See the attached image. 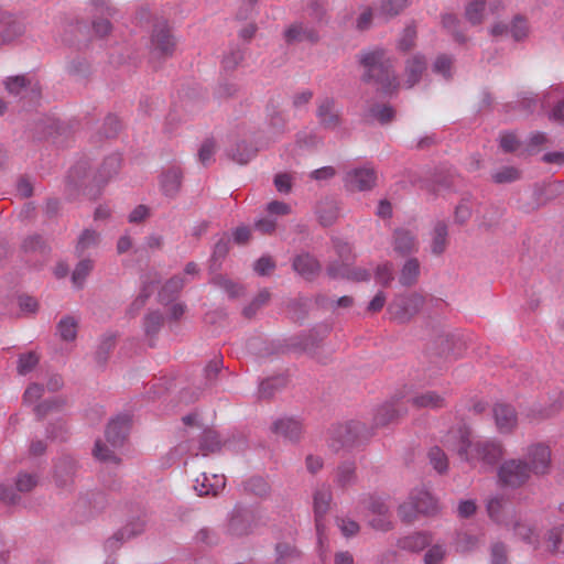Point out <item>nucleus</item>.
Returning <instances> with one entry per match:
<instances>
[{"mask_svg": "<svg viewBox=\"0 0 564 564\" xmlns=\"http://www.w3.org/2000/svg\"><path fill=\"white\" fill-rule=\"evenodd\" d=\"M4 85L11 95L18 96L21 99L30 97L31 100H35L40 97L37 83H32L23 75L8 77Z\"/></svg>", "mask_w": 564, "mask_h": 564, "instance_id": "obj_15", "label": "nucleus"}, {"mask_svg": "<svg viewBox=\"0 0 564 564\" xmlns=\"http://www.w3.org/2000/svg\"><path fill=\"white\" fill-rule=\"evenodd\" d=\"M284 378L276 377L263 380L258 390L260 399H270L274 392L284 386Z\"/></svg>", "mask_w": 564, "mask_h": 564, "instance_id": "obj_53", "label": "nucleus"}, {"mask_svg": "<svg viewBox=\"0 0 564 564\" xmlns=\"http://www.w3.org/2000/svg\"><path fill=\"white\" fill-rule=\"evenodd\" d=\"M444 444L456 453L460 460L474 468L478 467L481 471L491 470L505 454L501 442L488 438L473 440L465 429L451 431Z\"/></svg>", "mask_w": 564, "mask_h": 564, "instance_id": "obj_1", "label": "nucleus"}, {"mask_svg": "<svg viewBox=\"0 0 564 564\" xmlns=\"http://www.w3.org/2000/svg\"><path fill=\"white\" fill-rule=\"evenodd\" d=\"M543 109L553 107L549 117L551 120L561 121L564 118V93L560 86H551L541 100Z\"/></svg>", "mask_w": 564, "mask_h": 564, "instance_id": "obj_18", "label": "nucleus"}, {"mask_svg": "<svg viewBox=\"0 0 564 564\" xmlns=\"http://www.w3.org/2000/svg\"><path fill=\"white\" fill-rule=\"evenodd\" d=\"M421 273V265L416 258H409L402 265L399 274V282L403 286L416 284Z\"/></svg>", "mask_w": 564, "mask_h": 564, "instance_id": "obj_29", "label": "nucleus"}, {"mask_svg": "<svg viewBox=\"0 0 564 564\" xmlns=\"http://www.w3.org/2000/svg\"><path fill=\"white\" fill-rule=\"evenodd\" d=\"M443 26L454 36L455 41L459 43L466 42V36L459 30V20L452 13H446L442 17Z\"/></svg>", "mask_w": 564, "mask_h": 564, "instance_id": "obj_56", "label": "nucleus"}, {"mask_svg": "<svg viewBox=\"0 0 564 564\" xmlns=\"http://www.w3.org/2000/svg\"><path fill=\"white\" fill-rule=\"evenodd\" d=\"M424 297L419 293L399 295L389 304L391 319L399 324L409 323L423 307Z\"/></svg>", "mask_w": 564, "mask_h": 564, "instance_id": "obj_6", "label": "nucleus"}, {"mask_svg": "<svg viewBox=\"0 0 564 564\" xmlns=\"http://www.w3.org/2000/svg\"><path fill=\"white\" fill-rule=\"evenodd\" d=\"M76 473V462L70 456L61 457L55 464V482L58 487H66L72 482Z\"/></svg>", "mask_w": 564, "mask_h": 564, "instance_id": "obj_24", "label": "nucleus"}, {"mask_svg": "<svg viewBox=\"0 0 564 564\" xmlns=\"http://www.w3.org/2000/svg\"><path fill=\"white\" fill-rule=\"evenodd\" d=\"M78 322L75 317L66 315L56 326L57 335L63 341H74L77 337Z\"/></svg>", "mask_w": 564, "mask_h": 564, "instance_id": "obj_40", "label": "nucleus"}, {"mask_svg": "<svg viewBox=\"0 0 564 564\" xmlns=\"http://www.w3.org/2000/svg\"><path fill=\"white\" fill-rule=\"evenodd\" d=\"M492 413L499 433L509 434L516 429L518 417L516 410L511 405L497 403L492 409Z\"/></svg>", "mask_w": 564, "mask_h": 564, "instance_id": "obj_17", "label": "nucleus"}, {"mask_svg": "<svg viewBox=\"0 0 564 564\" xmlns=\"http://www.w3.org/2000/svg\"><path fill=\"white\" fill-rule=\"evenodd\" d=\"M163 324V316L160 312L153 311L145 315L143 319L144 332L149 336H153L159 333Z\"/></svg>", "mask_w": 564, "mask_h": 564, "instance_id": "obj_59", "label": "nucleus"}, {"mask_svg": "<svg viewBox=\"0 0 564 564\" xmlns=\"http://www.w3.org/2000/svg\"><path fill=\"white\" fill-rule=\"evenodd\" d=\"M356 464L354 462H344L337 469L335 475V484L340 488L352 486L357 481Z\"/></svg>", "mask_w": 564, "mask_h": 564, "instance_id": "obj_32", "label": "nucleus"}, {"mask_svg": "<svg viewBox=\"0 0 564 564\" xmlns=\"http://www.w3.org/2000/svg\"><path fill=\"white\" fill-rule=\"evenodd\" d=\"M292 265L293 269L305 279H312L321 269L318 261L310 253L296 256Z\"/></svg>", "mask_w": 564, "mask_h": 564, "instance_id": "obj_27", "label": "nucleus"}, {"mask_svg": "<svg viewBox=\"0 0 564 564\" xmlns=\"http://www.w3.org/2000/svg\"><path fill=\"white\" fill-rule=\"evenodd\" d=\"M486 11V2L484 0H474L466 6L465 18L473 24L477 25L482 22Z\"/></svg>", "mask_w": 564, "mask_h": 564, "instance_id": "obj_47", "label": "nucleus"}, {"mask_svg": "<svg viewBox=\"0 0 564 564\" xmlns=\"http://www.w3.org/2000/svg\"><path fill=\"white\" fill-rule=\"evenodd\" d=\"M316 213H317L319 223L323 226H330L337 219L338 214H339V208H338L336 200H334L332 198H325L324 200L319 202V204L317 205Z\"/></svg>", "mask_w": 564, "mask_h": 564, "instance_id": "obj_33", "label": "nucleus"}, {"mask_svg": "<svg viewBox=\"0 0 564 564\" xmlns=\"http://www.w3.org/2000/svg\"><path fill=\"white\" fill-rule=\"evenodd\" d=\"M358 61L365 68L364 82L377 84L384 94H391L398 88L399 82L392 62L384 50L376 47L362 51L358 54Z\"/></svg>", "mask_w": 564, "mask_h": 564, "instance_id": "obj_2", "label": "nucleus"}, {"mask_svg": "<svg viewBox=\"0 0 564 564\" xmlns=\"http://www.w3.org/2000/svg\"><path fill=\"white\" fill-rule=\"evenodd\" d=\"M377 182V173L370 167H359L346 174L345 183L350 191L365 192L371 189Z\"/></svg>", "mask_w": 564, "mask_h": 564, "instance_id": "obj_13", "label": "nucleus"}, {"mask_svg": "<svg viewBox=\"0 0 564 564\" xmlns=\"http://www.w3.org/2000/svg\"><path fill=\"white\" fill-rule=\"evenodd\" d=\"M306 14L317 28L326 25L329 21L326 6L321 0H312L306 7Z\"/></svg>", "mask_w": 564, "mask_h": 564, "instance_id": "obj_38", "label": "nucleus"}, {"mask_svg": "<svg viewBox=\"0 0 564 564\" xmlns=\"http://www.w3.org/2000/svg\"><path fill=\"white\" fill-rule=\"evenodd\" d=\"M99 242V234L91 229H85L78 237L75 248L76 254L83 257L87 250L97 247Z\"/></svg>", "mask_w": 564, "mask_h": 564, "instance_id": "obj_46", "label": "nucleus"}, {"mask_svg": "<svg viewBox=\"0 0 564 564\" xmlns=\"http://www.w3.org/2000/svg\"><path fill=\"white\" fill-rule=\"evenodd\" d=\"M486 507L487 513L494 522L505 527L512 523L511 519L514 510L505 498L500 496L491 497Z\"/></svg>", "mask_w": 564, "mask_h": 564, "instance_id": "obj_16", "label": "nucleus"}, {"mask_svg": "<svg viewBox=\"0 0 564 564\" xmlns=\"http://www.w3.org/2000/svg\"><path fill=\"white\" fill-rule=\"evenodd\" d=\"M175 50V41L165 22L154 26L151 42L150 55L152 59H164L172 56Z\"/></svg>", "mask_w": 564, "mask_h": 564, "instance_id": "obj_8", "label": "nucleus"}, {"mask_svg": "<svg viewBox=\"0 0 564 564\" xmlns=\"http://www.w3.org/2000/svg\"><path fill=\"white\" fill-rule=\"evenodd\" d=\"M66 405V400L62 397L46 399L34 406V413L39 420H42L48 413L58 412Z\"/></svg>", "mask_w": 564, "mask_h": 564, "instance_id": "obj_42", "label": "nucleus"}, {"mask_svg": "<svg viewBox=\"0 0 564 564\" xmlns=\"http://www.w3.org/2000/svg\"><path fill=\"white\" fill-rule=\"evenodd\" d=\"M364 431L365 426L360 422L351 421L345 425H339L334 429L329 445L336 452L340 448L351 447L359 441Z\"/></svg>", "mask_w": 564, "mask_h": 564, "instance_id": "obj_10", "label": "nucleus"}, {"mask_svg": "<svg viewBox=\"0 0 564 564\" xmlns=\"http://www.w3.org/2000/svg\"><path fill=\"white\" fill-rule=\"evenodd\" d=\"M416 408L438 409L444 406V399L434 391H426L411 399Z\"/></svg>", "mask_w": 564, "mask_h": 564, "instance_id": "obj_43", "label": "nucleus"}, {"mask_svg": "<svg viewBox=\"0 0 564 564\" xmlns=\"http://www.w3.org/2000/svg\"><path fill=\"white\" fill-rule=\"evenodd\" d=\"M22 33V26L12 14L0 11V45L11 42Z\"/></svg>", "mask_w": 564, "mask_h": 564, "instance_id": "obj_26", "label": "nucleus"}, {"mask_svg": "<svg viewBox=\"0 0 564 564\" xmlns=\"http://www.w3.org/2000/svg\"><path fill=\"white\" fill-rule=\"evenodd\" d=\"M121 166V158L119 154H111L105 159L100 165L95 180L98 184L108 182L113 177Z\"/></svg>", "mask_w": 564, "mask_h": 564, "instance_id": "obj_31", "label": "nucleus"}, {"mask_svg": "<svg viewBox=\"0 0 564 564\" xmlns=\"http://www.w3.org/2000/svg\"><path fill=\"white\" fill-rule=\"evenodd\" d=\"M22 249L25 252H45L46 242L41 235L34 234L26 237L22 242Z\"/></svg>", "mask_w": 564, "mask_h": 564, "instance_id": "obj_63", "label": "nucleus"}, {"mask_svg": "<svg viewBox=\"0 0 564 564\" xmlns=\"http://www.w3.org/2000/svg\"><path fill=\"white\" fill-rule=\"evenodd\" d=\"M473 214L471 198L470 195L464 196L454 212V220L458 225L466 224Z\"/></svg>", "mask_w": 564, "mask_h": 564, "instance_id": "obj_51", "label": "nucleus"}, {"mask_svg": "<svg viewBox=\"0 0 564 564\" xmlns=\"http://www.w3.org/2000/svg\"><path fill=\"white\" fill-rule=\"evenodd\" d=\"M260 520L259 511L237 505L228 514V531L236 536L250 534L258 527Z\"/></svg>", "mask_w": 564, "mask_h": 564, "instance_id": "obj_7", "label": "nucleus"}, {"mask_svg": "<svg viewBox=\"0 0 564 564\" xmlns=\"http://www.w3.org/2000/svg\"><path fill=\"white\" fill-rule=\"evenodd\" d=\"M408 6V0H381L378 9L384 18L398 15Z\"/></svg>", "mask_w": 564, "mask_h": 564, "instance_id": "obj_55", "label": "nucleus"}, {"mask_svg": "<svg viewBox=\"0 0 564 564\" xmlns=\"http://www.w3.org/2000/svg\"><path fill=\"white\" fill-rule=\"evenodd\" d=\"M327 274L332 279H347L356 282L368 281L370 279L369 270L365 268H351L347 263L333 262L327 268Z\"/></svg>", "mask_w": 564, "mask_h": 564, "instance_id": "obj_19", "label": "nucleus"}, {"mask_svg": "<svg viewBox=\"0 0 564 564\" xmlns=\"http://www.w3.org/2000/svg\"><path fill=\"white\" fill-rule=\"evenodd\" d=\"M316 118L318 124L326 130H335L341 123L340 110L332 97L317 99Z\"/></svg>", "mask_w": 564, "mask_h": 564, "instance_id": "obj_11", "label": "nucleus"}, {"mask_svg": "<svg viewBox=\"0 0 564 564\" xmlns=\"http://www.w3.org/2000/svg\"><path fill=\"white\" fill-rule=\"evenodd\" d=\"M527 466L533 476H542L551 468V451L543 443L531 444L525 449Z\"/></svg>", "mask_w": 564, "mask_h": 564, "instance_id": "obj_9", "label": "nucleus"}, {"mask_svg": "<svg viewBox=\"0 0 564 564\" xmlns=\"http://www.w3.org/2000/svg\"><path fill=\"white\" fill-rule=\"evenodd\" d=\"M275 434L291 441L296 442L302 435V424L300 421L293 417H280L272 426Z\"/></svg>", "mask_w": 564, "mask_h": 564, "instance_id": "obj_21", "label": "nucleus"}, {"mask_svg": "<svg viewBox=\"0 0 564 564\" xmlns=\"http://www.w3.org/2000/svg\"><path fill=\"white\" fill-rule=\"evenodd\" d=\"M446 555V549L443 545H432L424 555V564H443Z\"/></svg>", "mask_w": 564, "mask_h": 564, "instance_id": "obj_64", "label": "nucleus"}, {"mask_svg": "<svg viewBox=\"0 0 564 564\" xmlns=\"http://www.w3.org/2000/svg\"><path fill=\"white\" fill-rule=\"evenodd\" d=\"M521 178V171L514 166L506 165L491 173V180L496 184H509Z\"/></svg>", "mask_w": 564, "mask_h": 564, "instance_id": "obj_45", "label": "nucleus"}, {"mask_svg": "<svg viewBox=\"0 0 564 564\" xmlns=\"http://www.w3.org/2000/svg\"><path fill=\"white\" fill-rule=\"evenodd\" d=\"M275 555V561L272 564H291L300 556L299 551L288 543H278Z\"/></svg>", "mask_w": 564, "mask_h": 564, "instance_id": "obj_49", "label": "nucleus"}, {"mask_svg": "<svg viewBox=\"0 0 564 564\" xmlns=\"http://www.w3.org/2000/svg\"><path fill=\"white\" fill-rule=\"evenodd\" d=\"M221 448V440L216 431L204 430L199 438V451L204 456Z\"/></svg>", "mask_w": 564, "mask_h": 564, "instance_id": "obj_41", "label": "nucleus"}, {"mask_svg": "<svg viewBox=\"0 0 564 564\" xmlns=\"http://www.w3.org/2000/svg\"><path fill=\"white\" fill-rule=\"evenodd\" d=\"M195 482L194 488L199 496H216L225 488L226 479L224 475L213 474L209 476L203 473Z\"/></svg>", "mask_w": 564, "mask_h": 564, "instance_id": "obj_20", "label": "nucleus"}, {"mask_svg": "<svg viewBox=\"0 0 564 564\" xmlns=\"http://www.w3.org/2000/svg\"><path fill=\"white\" fill-rule=\"evenodd\" d=\"M182 171L180 167L172 166L164 171L160 176V185L163 194L167 197H175L182 185Z\"/></svg>", "mask_w": 564, "mask_h": 564, "instance_id": "obj_22", "label": "nucleus"}, {"mask_svg": "<svg viewBox=\"0 0 564 564\" xmlns=\"http://www.w3.org/2000/svg\"><path fill=\"white\" fill-rule=\"evenodd\" d=\"M145 522L142 519H135L128 522L122 529H120L112 539L107 541L108 545H112L118 541H128L139 534H141L144 530Z\"/></svg>", "mask_w": 564, "mask_h": 564, "instance_id": "obj_34", "label": "nucleus"}, {"mask_svg": "<svg viewBox=\"0 0 564 564\" xmlns=\"http://www.w3.org/2000/svg\"><path fill=\"white\" fill-rule=\"evenodd\" d=\"M393 249L401 256H408L417 250L416 237L406 229H397L393 232Z\"/></svg>", "mask_w": 564, "mask_h": 564, "instance_id": "obj_23", "label": "nucleus"}, {"mask_svg": "<svg viewBox=\"0 0 564 564\" xmlns=\"http://www.w3.org/2000/svg\"><path fill=\"white\" fill-rule=\"evenodd\" d=\"M425 69L426 61L423 55L415 54L412 57H410L405 63L406 87L412 88L415 84H417Z\"/></svg>", "mask_w": 564, "mask_h": 564, "instance_id": "obj_25", "label": "nucleus"}, {"mask_svg": "<svg viewBox=\"0 0 564 564\" xmlns=\"http://www.w3.org/2000/svg\"><path fill=\"white\" fill-rule=\"evenodd\" d=\"M223 368V359L219 357H216L212 359L206 367L204 368V379L205 383L208 387H212Z\"/></svg>", "mask_w": 564, "mask_h": 564, "instance_id": "obj_60", "label": "nucleus"}, {"mask_svg": "<svg viewBox=\"0 0 564 564\" xmlns=\"http://www.w3.org/2000/svg\"><path fill=\"white\" fill-rule=\"evenodd\" d=\"M40 358L34 351H29L19 356L17 361V371L20 376L30 373L39 364Z\"/></svg>", "mask_w": 564, "mask_h": 564, "instance_id": "obj_52", "label": "nucleus"}, {"mask_svg": "<svg viewBox=\"0 0 564 564\" xmlns=\"http://www.w3.org/2000/svg\"><path fill=\"white\" fill-rule=\"evenodd\" d=\"M256 152V149L241 141L227 149V156L238 164H247Z\"/></svg>", "mask_w": 564, "mask_h": 564, "instance_id": "obj_36", "label": "nucleus"}, {"mask_svg": "<svg viewBox=\"0 0 564 564\" xmlns=\"http://www.w3.org/2000/svg\"><path fill=\"white\" fill-rule=\"evenodd\" d=\"M513 530L517 536H519L523 542L532 545L534 549L538 547V536L534 533V529L523 522H514Z\"/></svg>", "mask_w": 564, "mask_h": 564, "instance_id": "obj_54", "label": "nucleus"}, {"mask_svg": "<svg viewBox=\"0 0 564 564\" xmlns=\"http://www.w3.org/2000/svg\"><path fill=\"white\" fill-rule=\"evenodd\" d=\"M62 130V123L55 119L46 118L41 120L40 124L36 127V131L40 137H53L54 134H59Z\"/></svg>", "mask_w": 564, "mask_h": 564, "instance_id": "obj_62", "label": "nucleus"}, {"mask_svg": "<svg viewBox=\"0 0 564 564\" xmlns=\"http://www.w3.org/2000/svg\"><path fill=\"white\" fill-rule=\"evenodd\" d=\"M245 489L258 497H265L270 491V486L264 478L254 476L245 482Z\"/></svg>", "mask_w": 564, "mask_h": 564, "instance_id": "obj_57", "label": "nucleus"}, {"mask_svg": "<svg viewBox=\"0 0 564 564\" xmlns=\"http://www.w3.org/2000/svg\"><path fill=\"white\" fill-rule=\"evenodd\" d=\"M448 228L445 221L435 223L432 231L431 251L434 254H442L447 246Z\"/></svg>", "mask_w": 564, "mask_h": 564, "instance_id": "obj_35", "label": "nucleus"}, {"mask_svg": "<svg viewBox=\"0 0 564 564\" xmlns=\"http://www.w3.org/2000/svg\"><path fill=\"white\" fill-rule=\"evenodd\" d=\"M432 542L431 536L424 532H415L398 540V546L404 551L420 552Z\"/></svg>", "mask_w": 564, "mask_h": 564, "instance_id": "obj_28", "label": "nucleus"}, {"mask_svg": "<svg viewBox=\"0 0 564 564\" xmlns=\"http://www.w3.org/2000/svg\"><path fill=\"white\" fill-rule=\"evenodd\" d=\"M436 499L425 489H415L411 492L409 501L403 503L399 513L400 517L408 522H411L416 513L434 514L437 512Z\"/></svg>", "mask_w": 564, "mask_h": 564, "instance_id": "obj_4", "label": "nucleus"}, {"mask_svg": "<svg viewBox=\"0 0 564 564\" xmlns=\"http://www.w3.org/2000/svg\"><path fill=\"white\" fill-rule=\"evenodd\" d=\"M116 345V335L112 333L104 334L98 343L97 349L95 351V361L99 366H105L108 361L110 351L113 349Z\"/></svg>", "mask_w": 564, "mask_h": 564, "instance_id": "obj_39", "label": "nucleus"}, {"mask_svg": "<svg viewBox=\"0 0 564 564\" xmlns=\"http://www.w3.org/2000/svg\"><path fill=\"white\" fill-rule=\"evenodd\" d=\"M427 457L430 464L438 474H444L447 471L448 458L444 451L441 449L438 446L432 447L427 453Z\"/></svg>", "mask_w": 564, "mask_h": 564, "instance_id": "obj_50", "label": "nucleus"}, {"mask_svg": "<svg viewBox=\"0 0 564 564\" xmlns=\"http://www.w3.org/2000/svg\"><path fill=\"white\" fill-rule=\"evenodd\" d=\"M403 413L404 409H402L398 403H384L377 409L373 421L377 426H384Z\"/></svg>", "mask_w": 564, "mask_h": 564, "instance_id": "obj_30", "label": "nucleus"}, {"mask_svg": "<svg viewBox=\"0 0 564 564\" xmlns=\"http://www.w3.org/2000/svg\"><path fill=\"white\" fill-rule=\"evenodd\" d=\"M212 283L223 290L231 300L238 299L245 294L242 285L223 276L217 275L212 280Z\"/></svg>", "mask_w": 564, "mask_h": 564, "instance_id": "obj_44", "label": "nucleus"}, {"mask_svg": "<svg viewBox=\"0 0 564 564\" xmlns=\"http://www.w3.org/2000/svg\"><path fill=\"white\" fill-rule=\"evenodd\" d=\"M332 501V491L328 486L318 487L313 496V506H314V514H315V527L316 533L318 536L319 543H322V538L325 530L324 517L329 509V505Z\"/></svg>", "mask_w": 564, "mask_h": 564, "instance_id": "obj_12", "label": "nucleus"}, {"mask_svg": "<svg viewBox=\"0 0 564 564\" xmlns=\"http://www.w3.org/2000/svg\"><path fill=\"white\" fill-rule=\"evenodd\" d=\"M375 279L382 286H388L394 279L393 264L389 261L379 264L375 271Z\"/></svg>", "mask_w": 564, "mask_h": 564, "instance_id": "obj_61", "label": "nucleus"}, {"mask_svg": "<svg viewBox=\"0 0 564 564\" xmlns=\"http://www.w3.org/2000/svg\"><path fill=\"white\" fill-rule=\"evenodd\" d=\"M185 281L180 275H174L165 282L159 292V300L161 303L167 304L172 302L181 292Z\"/></svg>", "mask_w": 564, "mask_h": 564, "instance_id": "obj_37", "label": "nucleus"}, {"mask_svg": "<svg viewBox=\"0 0 564 564\" xmlns=\"http://www.w3.org/2000/svg\"><path fill=\"white\" fill-rule=\"evenodd\" d=\"M245 54L238 46H232L227 53L224 54L221 64L226 70H234L242 61Z\"/></svg>", "mask_w": 564, "mask_h": 564, "instance_id": "obj_58", "label": "nucleus"}, {"mask_svg": "<svg viewBox=\"0 0 564 564\" xmlns=\"http://www.w3.org/2000/svg\"><path fill=\"white\" fill-rule=\"evenodd\" d=\"M533 474L522 458H510L505 460L498 468L499 481L510 488H519L525 485Z\"/></svg>", "mask_w": 564, "mask_h": 564, "instance_id": "obj_5", "label": "nucleus"}, {"mask_svg": "<svg viewBox=\"0 0 564 564\" xmlns=\"http://www.w3.org/2000/svg\"><path fill=\"white\" fill-rule=\"evenodd\" d=\"M94 269V261L91 259H82L75 267L72 273V281L75 286L83 288L86 278Z\"/></svg>", "mask_w": 564, "mask_h": 564, "instance_id": "obj_48", "label": "nucleus"}, {"mask_svg": "<svg viewBox=\"0 0 564 564\" xmlns=\"http://www.w3.org/2000/svg\"><path fill=\"white\" fill-rule=\"evenodd\" d=\"M130 423L131 419L128 414H119L110 420L105 432L106 443L101 440L95 443L93 454L96 459L105 464H120L116 449L123 446L130 431Z\"/></svg>", "mask_w": 564, "mask_h": 564, "instance_id": "obj_3", "label": "nucleus"}, {"mask_svg": "<svg viewBox=\"0 0 564 564\" xmlns=\"http://www.w3.org/2000/svg\"><path fill=\"white\" fill-rule=\"evenodd\" d=\"M284 37L288 43L308 42L315 44L319 41L321 35L316 25L306 22H296L285 30Z\"/></svg>", "mask_w": 564, "mask_h": 564, "instance_id": "obj_14", "label": "nucleus"}]
</instances>
